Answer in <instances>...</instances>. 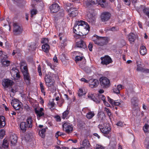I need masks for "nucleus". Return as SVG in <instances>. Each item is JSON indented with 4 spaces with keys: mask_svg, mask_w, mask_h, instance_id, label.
<instances>
[{
    "mask_svg": "<svg viewBox=\"0 0 149 149\" xmlns=\"http://www.w3.org/2000/svg\"><path fill=\"white\" fill-rule=\"evenodd\" d=\"M60 6L57 3H54L49 7V9H59Z\"/></svg>",
    "mask_w": 149,
    "mask_h": 149,
    "instance_id": "obj_30",
    "label": "nucleus"
},
{
    "mask_svg": "<svg viewBox=\"0 0 149 149\" xmlns=\"http://www.w3.org/2000/svg\"><path fill=\"white\" fill-rule=\"evenodd\" d=\"M63 133L60 132L59 131H58L56 133L55 135V137L56 138H57L58 136H61L62 135H63Z\"/></svg>",
    "mask_w": 149,
    "mask_h": 149,
    "instance_id": "obj_53",
    "label": "nucleus"
},
{
    "mask_svg": "<svg viewBox=\"0 0 149 149\" xmlns=\"http://www.w3.org/2000/svg\"><path fill=\"white\" fill-rule=\"evenodd\" d=\"M122 103H123V102L121 100H115L113 105L119 106Z\"/></svg>",
    "mask_w": 149,
    "mask_h": 149,
    "instance_id": "obj_36",
    "label": "nucleus"
},
{
    "mask_svg": "<svg viewBox=\"0 0 149 149\" xmlns=\"http://www.w3.org/2000/svg\"><path fill=\"white\" fill-rule=\"evenodd\" d=\"M104 127L100 125H98V127L100 130L104 134V136H107V134H109L111 128L109 124L105 123L104 124Z\"/></svg>",
    "mask_w": 149,
    "mask_h": 149,
    "instance_id": "obj_6",
    "label": "nucleus"
},
{
    "mask_svg": "<svg viewBox=\"0 0 149 149\" xmlns=\"http://www.w3.org/2000/svg\"><path fill=\"white\" fill-rule=\"evenodd\" d=\"M111 16V14L108 12H104L102 13L100 16L101 20L103 22L108 21Z\"/></svg>",
    "mask_w": 149,
    "mask_h": 149,
    "instance_id": "obj_11",
    "label": "nucleus"
},
{
    "mask_svg": "<svg viewBox=\"0 0 149 149\" xmlns=\"http://www.w3.org/2000/svg\"><path fill=\"white\" fill-rule=\"evenodd\" d=\"M143 12L149 18V10H143Z\"/></svg>",
    "mask_w": 149,
    "mask_h": 149,
    "instance_id": "obj_59",
    "label": "nucleus"
},
{
    "mask_svg": "<svg viewBox=\"0 0 149 149\" xmlns=\"http://www.w3.org/2000/svg\"><path fill=\"white\" fill-rule=\"evenodd\" d=\"M86 15L87 16L88 18L95 16L96 13L93 10H88L86 12Z\"/></svg>",
    "mask_w": 149,
    "mask_h": 149,
    "instance_id": "obj_27",
    "label": "nucleus"
},
{
    "mask_svg": "<svg viewBox=\"0 0 149 149\" xmlns=\"http://www.w3.org/2000/svg\"><path fill=\"white\" fill-rule=\"evenodd\" d=\"M24 138L26 141L28 142L31 140L29 134H26Z\"/></svg>",
    "mask_w": 149,
    "mask_h": 149,
    "instance_id": "obj_50",
    "label": "nucleus"
},
{
    "mask_svg": "<svg viewBox=\"0 0 149 149\" xmlns=\"http://www.w3.org/2000/svg\"><path fill=\"white\" fill-rule=\"evenodd\" d=\"M143 68L142 67V65L141 64H139L137 63V64L136 70L137 71L142 72Z\"/></svg>",
    "mask_w": 149,
    "mask_h": 149,
    "instance_id": "obj_35",
    "label": "nucleus"
},
{
    "mask_svg": "<svg viewBox=\"0 0 149 149\" xmlns=\"http://www.w3.org/2000/svg\"><path fill=\"white\" fill-rule=\"evenodd\" d=\"M13 26V32L15 35H19L22 33L23 31L22 27L17 23H14Z\"/></svg>",
    "mask_w": 149,
    "mask_h": 149,
    "instance_id": "obj_7",
    "label": "nucleus"
},
{
    "mask_svg": "<svg viewBox=\"0 0 149 149\" xmlns=\"http://www.w3.org/2000/svg\"><path fill=\"white\" fill-rule=\"evenodd\" d=\"M88 49L90 51H92V48L93 47V45L92 44L91 42L89 43L88 46Z\"/></svg>",
    "mask_w": 149,
    "mask_h": 149,
    "instance_id": "obj_56",
    "label": "nucleus"
},
{
    "mask_svg": "<svg viewBox=\"0 0 149 149\" xmlns=\"http://www.w3.org/2000/svg\"><path fill=\"white\" fill-rule=\"evenodd\" d=\"M13 84V81L8 79H4L2 82V85L5 88H8L12 86Z\"/></svg>",
    "mask_w": 149,
    "mask_h": 149,
    "instance_id": "obj_14",
    "label": "nucleus"
},
{
    "mask_svg": "<svg viewBox=\"0 0 149 149\" xmlns=\"http://www.w3.org/2000/svg\"><path fill=\"white\" fill-rule=\"evenodd\" d=\"M42 48L43 50L46 53H48L50 49L49 46L47 44H45L43 45Z\"/></svg>",
    "mask_w": 149,
    "mask_h": 149,
    "instance_id": "obj_29",
    "label": "nucleus"
},
{
    "mask_svg": "<svg viewBox=\"0 0 149 149\" xmlns=\"http://www.w3.org/2000/svg\"><path fill=\"white\" fill-rule=\"evenodd\" d=\"M17 137L16 135L14 134L11 135L9 139V141L13 145H15L17 143Z\"/></svg>",
    "mask_w": 149,
    "mask_h": 149,
    "instance_id": "obj_20",
    "label": "nucleus"
},
{
    "mask_svg": "<svg viewBox=\"0 0 149 149\" xmlns=\"http://www.w3.org/2000/svg\"><path fill=\"white\" fill-rule=\"evenodd\" d=\"M11 75L13 79L18 80L19 79L20 76L18 70L16 68H13L10 71Z\"/></svg>",
    "mask_w": 149,
    "mask_h": 149,
    "instance_id": "obj_10",
    "label": "nucleus"
},
{
    "mask_svg": "<svg viewBox=\"0 0 149 149\" xmlns=\"http://www.w3.org/2000/svg\"><path fill=\"white\" fill-rule=\"evenodd\" d=\"M81 147L86 149L88 148L91 146L89 141L86 139H85L81 142Z\"/></svg>",
    "mask_w": 149,
    "mask_h": 149,
    "instance_id": "obj_21",
    "label": "nucleus"
},
{
    "mask_svg": "<svg viewBox=\"0 0 149 149\" xmlns=\"http://www.w3.org/2000/svg\"><path fill=\"white\" fill-rule=\"evenodd\" d=\"M90 29L89 26L87 23L80 20L75 24L73 31L77 35L82 36L86 35L88 33Z\"/></svg>",
    "mask_w": 149,
    "mask_h": 149,
    "instance_id": "obj_1",
    "label": "nucleus"
},
{
    "mask_svg": "<svg viewBox=\"0 0 149 149\" xmlns=\"http://www.w3.org/2000/svg\"><path fill=\"white\" fill-rule=\"evenodd\" d=\"M108 99V101L112 105H113L114 103V101L113 99L111 98L109 96H108L107 97Z\"/></svg>",
    "mask_w": 149,
    "mask_h": 149,
    "instance_id": "obj_47",
    "label": "nucleus"
},
{
    "mask_svg": "<svg viewBox=\"0 0 149 149\" xmlns=\"http://www.w3.org/2000/svg\"><path fill=\"white\" fill-rule=\"evenodd\" d=\"M2 63L3 65L8 66L10 64V61L5 60H3L2 61Z\"/></svg>",
    "mask_w": 149,
    "mask_h": 149,
    "instance_id": "obj_44",
    "label": "nucleus"
},
{
    "mask_svg": "<svg viewBox=\"0 0 149 149\" xmlns=\"http://www.w3.org/2000/svg\"><path fill=\"white\" fill-rule=\"evenodd\" d=\"M6 125L5 118L3 116H0V129ZM5 134V131L2 129L0 130V139L3 138Z\"/></svg>",
    "mask_w": 149,
    "mask_h": 149,
    "instance_id": "obj_5",
    "label": "nucleus"
},
{
    "mask_svg": "<svg viewBox=\"0 0 149 149\" xmlns=\"http://www.w3.org/2000/svg\"><path fill=\"white\" fill-rule=\"evenodd\" d=\"M90 86L91 88L97 87L99 84V82L97 79H91L88 80Z\"/></svg>",
    "mask_w": 149,
    "mask_h": 149,
    "instance_id": "obj_17",
    "label": "nucleus"
},
{
    "mask_svg": "<svg viewBox=\"0 0 149 149\" xmlns=\"http://www.w3.org/2000/svg\"><path fill=\"white\" fill-rule=\"evenodd\" d=\"M124 2H125V4L127 5H130L131 1L130 0H123Z\"/></svg>",
    "mask_w": 149,
    "mask_h": 149,
    "instance_id": "obj_63",
    "label": "nucleus"
},
{
    "mask_svg": "<svg viewBox=\"0 0 149 149\" xmlns=\"http://www.w3.org/2000/svg\"><path fill=\"white\" fill-rule=\"evenodd\" d=\"M110 144L112 145L113 147H114L116 145L117 143L116 141H111L110 142Z\"/></svg>",
    "mask_w": 149,
    "mask_h": 149,
    "instance_id": "obj_60",
    "label": "nucleus"
},
{
    "mask_svg": "<svg viewBox=\"0 0 149 149\" xmlns=\"http://www.w3.org/2000/svg\"><path fill=\"white\" fill-rule=\"evenodd\" d=\"M97 97L98 98L100 99V100L101 99L102 100L103 102L105 100V97L103 95L99 94L97 96Z\"/></svg>",
    "mask_w": 149,
    "mask_h": 149,
    "instance_id": "obj_43",
    "label": "nucleus"
},
{
    "mask_svg": "<svg viewBox=\"0 0 149 149\" xmlns=\"http://www.w3.org/2000/svg\"><path fill=\"white\" fill-rule=\"evenodd\" d=\"M88 22L92 24H94L96 22V18L95 16L92 17L88 19Z\"/></svg>",
    "mask_w": 149,
    "mask_h": 149,
    "instance_id": "obj_32",
    "label": "nucleus"
},
{
    "mask_svg": "<svg viewBox=\"0 0 149 149\" xmlns=\"http://www.w3.org/2000/svg\"><path fill=\"white\" fill-rule=\"evenodd\" d=\"M12 105L15 110H20L22 109L21 106V103L19 102L18 101L16 100H13L11 102Z\"/></svg>",
    "mask_w": 149,
    "mask_h": 149,
    "instance_id": "obj_13",
    "label": "nucleus"
},
{
    "mask_svg": "<svg viewBox=\"0 0 149 149\" xmlns=\"http://www.w3.org/2000/svg\"><path fill=\"white\" fill-rule=\"evenodd\" d=\"M37 13V10H31V17H32L33 16L35 15Z\"/></svg>",
    "mask_w": 149,
    "mask_h": 149,
    "instance_id": "obj_46",
    "label": "nucleus"
},
{
    "mask_svg": "<svg viewBox=\"0 0 149 149\" xmlns=\"http://www.w3.org/2000/svg\"><path fill=\"white\" fill-rule=\"evenodd\" d=\"M83 91L81 89H79L78 95L79 97H81L83 95Z\"/></svg>",
    "mask_w": 149,
    "mask_h": 149,
    "instance_id": "obj_55",
    "label": "nucleus"
},
{
    "mask_svg": "<svg viewBox=\"0 0 149 149\" xmlns=\"http://www.w3.org/2000/svg\"><path fill=\"white\" fill-rule=\"evenodd\" d=\"M38 72L39 73V75L40 76L42 75V74L41 70V66L40 65H39L38 66Z\"/></svg>",
    "mask_w": 149,
    "mask_h": 149,
    "instance_id": "obj_49",
    "label": "nucleus"
},
{
    "mask_svg": "<svg viewBox=\"0 0 149 149\" xmlns=\"http://www.w3.org/2000/svg\"><path fill=\"white\" fill-rule=\"evenodd\" d=\"M33 121L31 117H29L27 118L25 122L29 127L31 128L33 126Z\"/></svg>",
    "mask_w": 149,
    "mask_h": 149,
    "instance_id": "obj_25",
    "label": "nucleus"
},
{
    "mask_svg": "<svg viewBox=\"0 0 149 149\" xmlns=\"http://www.w3.org/2000/svg\"><path fill=\"white\" fill-rule=\"evenodd\" d=\"M83 58V56H76L75 57V61L76 62L81 61Z\"/></svg>",
    "mask_w": 149,
    "mask_h": 149,
    "instance_id": "obj_41",
    "label": "nucleus"
},
{
    "mask_svg": "<svg viewBox=\"0 0 149 149\" xmlns=\"http://www.w3.org/2000/svg\"><path fill=\"white\" fill-rule=\"evenodd\" d=\"M48 42V40L47 38H44L42 39L41 42L42 43L47 44Z\"/></svg>",
    "mask_w": 149,
    "mask_h": 149,
    "instance_id": "obj_52",
    "label": "nucleus"
},
{
    "mask_svg": "<svg viewBox=\"0 0 149 149\" xmlns=\"http://www.w3.org/2000/svg\"><path fill=\"white\" fill-rule=\"evenodd\" d=\"M14 3L19 8H22L25 4V2L24 1L22 0H13Z\"/></svg>",
    "mask_w": 149,
    "mask_h": 149,
    "instance_id": "obj_19",
    "label": "nucleus"
},
{
    "mask_svg": "<svg viewBox=\"0 0 149 149\" xmlns=\"http://www.w3.org/2000/svg\"><path fill=\"white\" fill-rule=\"evenodd\" d=\"M79 47L83 49H87L85 42L83 40H81L76 42L75 47Z\"/></svg>",
    "mask_w": 149,
    "mask_h": 149,
    "instance_id": "obj_16",
    "label": "nucleus"
},
{
    "mask_svg": "<svg viewBox=\"0 0 149 149\" xmlns=\"http://www.w3.org/2000/svg\"><path fill=\"white\" fill-rule=\"evenodd\" d=\"M23 68L24 70L22 72L24 76V79L26 84L29 85L30 84L31 78L28 72L27 68L24 66L23 67Z\"/></svg>",
    "mask_w": 149,
    "mask_h": 149,
    "instance_id": "obj_8",
    "label": "nucleus"
},
{
    "mask_svg": "<svg viewBox=\"0 0 149 149\" xmlns=\"http://www.w3.org/2000/svg\"><path fill=\"white\" fill-rule=\"evenodd\" d=\"M40 85L42 92L43 93H44V95H45V88L43 86L42 83L41 82H40Z\"/></svg>",
    "mask_w": 149,
    "mask_h": 149,
    "instance_id": "obj_40",
    "label": "nucleus"
},
{
    "mask_svg": "<svg viewBox=\"0 0 149 149\" xmlns=\"http://www.w3.org/2000/svg\"><path fill=\"white\" fill-rule=\"evenodd\" d=\"M2 147L4 148H6L8 147V141L6 139H4L2 144Z\"/></svg>",
    "mask_w": 149,
    "mask_h": 149,
    "instance_id": "obj_34",
    "label": "nucleus"
},
{
    "mask_svg": "<svg viewBox=\"0 0 149 149\" xmlns=\"http://www.w3.org/2000/svg\"><path fill=\"white\" fill-rule=\"evenodd\" d=\"M100 84L103 88H108L110 86V82L109 79L107 77H102L100 79Z\"/></svg>",
    "mask_w": 149,
    "mask_h": 149,
    "instance_id": "obj_4",
    "label": "nucleus"
},
{
    "mask_svg": "<svg viewBox=\"0 0 149 149\" xmlns=\"http://www.w3.org/2000/svg\"><path fill=\"white\" fill-rule=\"evenodd\" d=\"M63 130L68 133L72 132L73 130L72 125L68 122H64L62 125Z\"/></svg>",
    "mask_w": 149,
    "mask_h": 149,
    "instance_id": "obj_9",
    "label": "nucleus"
},
{
    "mask_svg": "<svg viewBox=\"0 0 149 149\" xmlns=\"http://www.w3.org/2000/svg\"><path fill=\"white\" fill-rule=\"evenodd\" d=\"M143 130L145 132H149V126L148 124H146L143 127Z\"/></svg>",
    "mask_w": 149,
    "mask_h": 149,
    "instance_id": "obj_42",
    "label": "nucleus"
},
{
    "mask_svg": "<svg viewBox=\"0 0 149 149\" xmlns=\"http://www.w3.org/2000/svg\"><path fill=\"white\" fill-rule=\"evenodd\" d=\"M36 3H35V0H33L32 2V4L31 5V6L32 7V9L33 10L35 9V5H36Z\"/></svg>",
    "mask_w": 149,
    "mask_h": 149,
    "instance_id": "obj_57",
    "label": "nucleus"
},
{
    "mask_svg": "<svg viewBox=\"0 0 149 149\" xmlns=\"http://www.w3.org/2000/svg\"><path fill=\"white\" fill-rule=\"evenodd\" d=\"M69 113V111L66 110L62 114V118L64 119L66 118L68 116Z\"/></svg>",
    "mask_w": 149,
    "mask_h": 149,
    "instance_id": "obj_38",
    "label": "nucleus"
},
{
    "mask_svg": "<svg viewBox=\"0 0 149 149\" xmlns=\"http://www.w3.org/2000/svg\"><path fill=\"white\" fill-rule=\"evenodd\" d=\"M88 96L89 98L93 100L97 103H99L101 101L100 99L98 98L97 97L96 98L95 97L93 94L89 93Z\"/></svg>",
    "mask_w": 149,
    "mask_h": 149,
    "instance_id": "obj_23",
    "label": "nucleus"
},
{
    "mask_svg": "<svg viewBox=\"0 0 149 149\" xmlns=\"http://www.w3.org/2000/svg\"><path fill=\"white\" fill-rule=\"evenodd\" d=\"M102 61L101 63L103 65H107L112 62L111 57L108 55L105 56L104 57L101 58Z\"/></svg>",
    "mask_w": 149,
    "mask_h": 149,
    "instance_id": "obj_12",
    "label": "nucleus"
},
{
    "mask_svg": "<svg viewBox=\"0 0 149 149\" xmlns=\"http://www.w3.org/2000/svg\"><path fill=\"white\" fill-rule=\"evenodd\" d=\"M20 127L22 132L24 133L26 132V130L30 128L28 127L27 125L25 122H22L20 124Z\"/></svg>",
    "mask_w": 149,
    "mask_h": 149,
    "instance_id": "obj_22",
    "label": "nucleus"
},
{
    "mask_svg": "<svg viewBox=\"0 0 149 149\" xmlns=\"http://www.w3.org/2000/svg\"><path fill=\"white\" fill-rule=\"evenodd\" d=\"M43 111L44 109L42 108H40L39 109L36 108L35 109V111L38 118L44 116V113L43 112Z\"/></svg>",
    "mask_w": 149,
    "mask_h": 149,
    "instance_id": "obj_18",
    "label": "nucleus"
},
{
    "mask_svg": "<svg viewBox=\"0 0 149 149\" xmlns=\"http://www.w3.org/2000/svg\"><path fill=\"white\" fill-rule=\"evenodd\" d=\"M30 47L31 48L32 50H34L36 47V44L34 43H33L32 44L30 45Z\"/></svg>",
    "mask_w": 149,
    "mask_h": 149,
    "instance_id": "obj_54",
    "label": "nucleus"
},
{
    "mask_svg": "<svg viewBox=\"0 0 149 149\" xmlns=\"http://www.w3.org/2000/svg\"><path fill=\"white\" fill-rule=\"evenodd\" d=\"M94 43L99 46H103L107 45L109 41L108 37H100L95 35L91 38Z\"/></svg>",
    "mask_w": 149,
    "mask_h": 149,
    "instance_id": "obj_2",
    "label": "nucleus"
},
{
    "mask_svg": "<svg viewBox=\"0 0 149 149\" xmlns=\"http://www.w3.org/2000/svg\"><path fill=\"white\" fill-rule=\"evenodd\" d=\"M47 129V127H46L45 128L42 129L39 131V134L42 137H43L45 136V134L46 131V130Z\"/></svg>",
    "mask_w": 149,
    "mask_h": 149,
    "instance_id": "obj_31",
    "label": "nucleus"
},
{
    "mask_svg": "<svg viewBox=\"0 0 149 149\" xmlns=\"http://www.w3.org/2000/svg\"><path fill=\"white\" fill-rule=\"evenodd\" d=\"M95 115L93 111H90L87 113L86 116V118L88 119L92 118Z\"/></svg>",
    "mask_w": 149,
    "mask_h": 149,
    "instance_id": "obj_33",
    "label": "nucleus"
},
{
    "mask_svg": "<svg viewBox=\"0 0 149 149\" xmlns=\"http://www.w3.org/2000/svg\"><path fill=\"white\" fill-rule=\"evenodd\" d=\"M68 15L71 17L76 16L78 13L77 10H68Z\"/></svg>",
    "mask_w": 149,
    "mask_h": 149,
    "instance_id": "obj_26",
    "label": "nucleus"
},
{
    "mask_svg": "<svg viewBox=\"0 0 149 149\" xmlns=\"http://www.w3.org/2000/svg\"><path fill=\"white\" fill-rule=\"evenodd\" d=\"M113 92L117 94H118L120 93V91L118 89H117V88L116 87V88H114L113 89Z\"/></svg>",
    "mask_w": 149,
    "mask_h": 149,
    "instance_id": "obj_61",
    "label": "nucleus"
},
{
    "mask_svg": "<svg viewBox=\"0 0 149 149\" xmlns=\"http://www.w3.org/2000/svg\"><path fill=\"white\" fill-rule=\"evenodd\" d=\"M84 4L86 6H89L91 5V4H92L91 2L89 1H85L84 2Z\"/></svg>",
    "mask_w": 149,
    "mask_h": 149,
    "instance_id": "obj_58",
    "label": "nucleus"
},
{
    "mask_svg": "<svg viewBox=\"0 0 149 149\" xmlns=\"http://www.w3.org/2000/svg\"><path fill=\"white\" fill-rule=\"evenodd\" d=\"M129 40L131 43L134 42L136 38V36L134 33H131L128 36Z\"/></svg>",
    "mask_w": 149,
    "mask_h": 149,
    "instance_id": "obj_24",
    "label": "nucleus"
},
{
    "mask_svg": "<svg viewBox=\"0 0 149 149\" xmlns=\"http://www.w3.org/2000/svg\"><path fill=\"white\" fill-rule=\"evenodd\" d=\"M20 53V50L19 48H16V49L14 50L12 53V55L14 56L15 54H17V55H19Z\"/></svg>",
    "mask_w": 149,
    "mask_h": 149,
    "instance_id": "obj_39",
    "label": "nucleus"
},
{
    "mask_svg": "<svg viewBox=\"0 0 149 149\" xmlns=\"http://www.w3.org/2000/svg\"><path fill=\"white\" fill-rule=\"evenodd\" d=\"M98 6H100L103 8H108L110 6L109 4L108 3L106 0H99L97 1Z\"/></svg>",
    "mask_w": 149,
    "mask_h": 149,
    "instance_id": "obj_15",
    "label": "nucleus"
},
{
    "mask_svg": "<svg viewBox=\"0 0 149 149\" xmlns=\"http://www.w3.org/2000/svg\"><path fill=\"white\" fill-rule=\"evenodd\" d=\"M53 101H50L49 102V107H50V109L51 110H52L54 109V108H53V107H54L55 103L54 102V99H53Z\"/></svg>",
    "mask_w": 149,
    "mask_h": 149,
    "instance_id": "obj_37",
    "label": "nucleus"
},
{
    "mask_svg": "<svg viewBox=\"0 0 149 149\" xmlns=\"http://www.w3.org/2000/svg\"><path fill=\"white\" fill-rule=\"evenodd\" d=\"M61 146H56V147L57 149H68L67 147L63 146V145H61Z\"/></svg>",
    "mask_w": 149,
    "mask_h": 149,
    "instance_id": "obj_51",
    "label": "nucleus"
},
{
    "mask_svg": "<svg viewBox=\"0 0 149 149\" xmlns=\"http://www.w3.org/2000/svg\"><path fill=\"white\" fill-rule=\"evenodd\" d=\"M45 81L46 86L49 89L54 90V89L55 81L51 73L46 74L45 78Z\"/></svg>",
    "mask_w": 149,
    "mask_h": 149,
    "instance_id": "obj_3",
    "label": "nucleus"
},
{
    "mask_svg": "<svg viewBox=\"0 0 149 149\" xmlns=\"http://www.w3.org/2000/svg\"><path fill=\"white\" fill-rule=\"evenodd\" d=\"M142 72L145 73H149V69L143 68Z\"/></svg>",
    "mask_w": 149,
    "mask_h": 149,
    "instance_id": "obj_64",
    "label": "nucleus"
},
{
    "mask_svg": "<svg viewBox=\"0 0 149 149\" xmlns=\"http://www.w3.org/2000/svg\"><path fill=\"white\" fill-rule=\"evenodd\" d=\"M140 54L142 55L146 54L147 53V50L146 47L141 45L140 48Z\"/></svg>",
    "mask_w": 149,
    "mask_h": 149,
    "instance_id": "obj_28",
    "label": "nucleus"
},
{
    "mask_svg": "<svg viewBox=\"0 0 149 149\" xmlns=\"http://www.w3.org/2000/svg\"><path fill=\"white\" fill-rule=\"evenodd\" d=\"M47 65L49 66L50 68L52 69H54V66L51 63L48 62L47 63Z\"/></svg>",
    "mask_w": 149,
    "mask_h": 149,
    "instance_id": "obj_62",
    "label": "nucleus"
},
{
    "mask_svg": "<svg viewBox=\"0 0 149 149\" xmlns=\"http://www.w3.org/2000/svg\"><path fill=\"white\" fill-rule=\"evenodd\" d=\"M131 102L132 105L135 106L137 105L136 101L134 98H132L131 100Z\"/></svg>",
    "mask_w": 149,
    "mask_h": 149,
    "instance_id": "obj_48",
    "label": "nucleus"
},
{
    "mask_svg": "<svg viewBox=\"0 0 149 149\" xmlns=\"http://www.w3.org/2000/svg\"><path fill=\"white\" fill-rule=\"evenodd\" d=\"M104 111L107 113L108 116L109 117H110L111 113L110 112L109 109H108L106 107L104 108Z\"/></svg>",
    "mask_w": 149,
    "mask_h": 149,
    "instance_id": "obj_45",
    "label": "nucleus"
}]
</instances>
